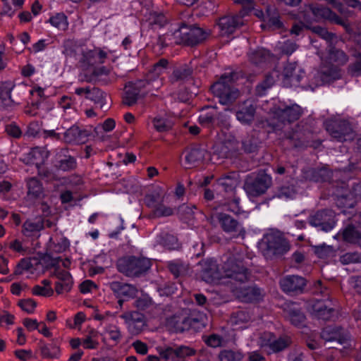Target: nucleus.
<instances>
[{
  "mask_svg": "<svg viewBox=\"0 0 361 361\" xmlns=\"http://www.w3.org/2000/svg\"><path fill=\"white\" fill-rule=\"evenodd\" d=\"M202 277L210 283H244L248 279V271L243 262L233 255L226 257L221 270L216 261L207 259L203 262Z\"/></svg>",
  "mask_w": 361,
  "mask_h": 361,
  "instance_id": "1",
  "label": "nucleus"
},
{
  "mask_svg": "<svg viewBox=\"0 0 361 361\" xmlns=\"http://www.w3.org/2000/svg\"><path fill=\"white\" fill-rule=\"evenodd\" d=\"M302 114V109L298 104L276 105L269 112V120L268 122L275 130H281L286 123L298 120Z\"/></svg>",
  "mask_w": 361,
  "mask_h": 361,
  "instance_id": "2",
  "label": "nucleus"
},
{
  "mask_svg": "<svg viewBox=\"0 0 361 361\" xmlns=\"http://www.w3.org/2000/svg\"><path fill=\"white\" fill-rule=\"evenodd\" d=\"M213 94L219 99V102L227 105L234 102L239 97V90L233 85V74L221 75L220 79L211 87Z\"/></svg>",
  "mask_w": 361,
  "mask_h": 361,
  "instance_id": "3",
  "label": "nucleus"
},
{
  "mask_svg": "<svg viewBox=\"0 0 361 361\" xmlns=\"http://www.w3.org/2000/svg\"><path fill=\"white\" fill-rule=\"evenodd\" d=\"M168 66L169 61L167 59H159L154 64L152 68L146 75L145 78L136 82L137 87L144 88L147 93L153 94L154 91H157L162 87L164 79L161 78V75L167 69Z\"/></svg>",
  "mask_w": 361,
  "mask_h": 361,
  "instance_id": "4",
  "label": "nucleus"
},
{
  "mask_svg": "<svg viewBox=\"0 0 361 361\" xmlns=\"http://www.w3.org/2000/svg\"><path fill=\"white\" fill-rule=\"evenodd\" d=\"M261 249L264 256L269 259L282 255L290 249L288 243L279 233L270 232L264 235Z\"/></svg>",
  "mask_w": 361,
  "mask_h": 361,
  "instance_id": "5",
  "label": "nucleus"
},
{
  "mask_svg": "<svg viewBox=\"0 0 361 361\" xmlns=\"http://www.w3.org/2000/svg\"><path fill=\"white\" fill-rule=\"evenodd\" d=\"M235 3L241 4L244 10L240 11V14L236 16H226L221 18L218 23V26L221 35H228L235 31L244 24L243 16L245 13V10L250 11L254 7L252 0H235Z\"/></svg>",
  "mask_w": 361,
  "mask_h": 361,
  "instance_id": "6",
  "label": "nucleus"
},
{
  "mask_svg": "<svg viewBox=\"0 0 361 361\" xmlns=\"http://www.w3.org/2000/svg\"><path fill=\"white\" fill-rule=\"evenodd\" d=\"M151 267V262L144 257H125L117 262L118 270L127 276H138L147 271Z\"/></svg>",
  "mask_w": 361,
  "mask_h": 361,
  "instance_id": "7",
  "label": "nucleus"
},
{
  "mask_svg": "<svg viewBox=\"0 0 361 361\" xmlns=\"http://www.w3.org/2000/svg\"><path fill=\"white\" fill-rule=\"evenodd\" d=\"M174 35L178 43L195 46L203 42L209 35V33L199 27H189L183 23Z\"/></svg>",
  "mask_w": 361,
  "mask_h": 361,
  "instance_id": "8",
  "label": "nucleus"
},
{
  "mask_svg": "<svg viewBox=\"0 0 361 361\" xmlns=\"http://www.w3.org/2000/svg\"><path fill=\"white\" fill-rule=\"evenodd\" d=\"M321 338L326 342L334 343L329 347L330 348H338L341 345L345 348L349 345L348 334L343 329L338 326H329L325 327L321 333Z\"/></svg>",
  "mask_w": 361,
  "mask_h": 361,
  "instance_id": "9",
  "label": "nucleus"
},
{
  "mask_svg": "<svg viewBox=\"0 0 361 361\" xmlns=\"http://www.w3.org/2000/svg\"><path fill=\"white\" fill-rule=\"evenodd\" d=\"M271 185V176L260 171L252 180L245 183V188L250 196L257 197L265 193Z\"/></svg>",
  "mask_w": 361,
  "mask_h": 361,
  "instance_id": "10",
  "label": "nucleus"
},
{
  "mask_svg": "<svg viewBox=\"0 0 361 361\" xmlns=\"http://www.w3.org/2000/svg\"><path fill=\"white\" fill-rule=\"evenodd\" d=\"M335 216L336 214L333 210L325 209L310 215L308 221L311 226L327 232L334 227L336 224Z\"/></svg>",
  "mask_w": 361,
  "mask_h": 361,
  "instance_id": "11",
  "label": "nucleus"
},
{
  "mask_svg": "<svg viewBox=\"0 0 361 361\" xmlns=\"http://www.w3.org/2000/svg\"><path fill=\"white\" fill-rule=\"evenodd\" d=\"M119 317L124 320L128 331L133 335L140 334L145 326V316L137 311L125 312Z\"/></svg>",
  "mask_w": 361,
  "mask_h": 361,
  "instance_id": "12",
  "label": "nucleus"
},
{
  "mask_svg": "<svg viewBox=\"0 0 361 361\" xmlns=\"http://www.w3.org/2000/svg\"><path fill=\"white\" fill-rule=\"evenodd\" d=\"M305 72L295 62L287 63L281 74L282 82L286 87L297 85L304 77Z\"/></svg>",
  "mask_w": 361,
  "mask_h": 361,
  "instance_id": "13",
  "label": "nucleus"
},
{
  "mask_svg": "<svg viewBox=\"0 0 361 361\" xmlns=\"http://www.w3.org/2000/svg\"><path fill=\"white\" fill-rule=\"evenodd\" d=\"M217 219L224 232L233 233V235L236 237L245 236V230L242 224L238 222L231 216L225 213H219L217 215Z\"/></svg>",
  "mask_w": 361,
  "mask_h": 361,
  "instance_id": "14",
  "label": "nucleus"
},
{
  "mask_svg": "<svg viewBox=\"0 0 361 361\" xmlns=\"http://www.w3.org/2000/svg\"><path fill=\"white\" fill-rule=\"evenodd\" d=\"M326 130L333 138L339 142L353 140L355 137V133L350 125L346 121L335 125H327Z\"/></svg>",
  "mask_w": 361,
  "mask_h": 361,
  "instance_id": "15",
  "label": "nucleus"
},
{
  "mask_svg": "<svg viewBox=\"0 0 361 361\" xmlns=\"http://www.w3.org/2000/svg\"><path fill=\"white\" fill-rule=\"evenodd\" d=\"M280 286L282 290L288 294L299 293L304 289L305 279L298 275H287L280 280Z\"/></svg>",
  "mask_w": 361,
  "mask_h": 361,
  "instance_id": "16",
  "label": "nucleus"
},
{
  "mask_svg": "<svg viewBox=\"0 0 361 361\" xmlns=\"http://www.w3.org/2000/svg\"><path fill=\"white\" fill-rule=\"evenodd\" d=\"M311 314L319 319L329 320L334 315V308L331 301L316 300L311 305Z\"/></svg>",
  "mask_w": 361,
  "mask_h": 361,
  "instance_id": "17",
  "label": "nucleus"
},
{
  "mask_svg": "<svg viewBox=\"0 0 361 361\" xmlns=\"http://www.w3.org/2000/svg\"><path fill=\"white\" fill-rule=\"evenodd\" d=\"M58 281L55 283V290L57 294L69 292L73 286V279L70 273L58 267H54L53 272Z\"/></svg>",
  "mask_w": 361,
  "mask_h": 361,
  "instance_id": "18",
  "label": "nucleus"
},
{
  "mask_svg": "<svg viewBox=\"0 0 361 361\" xmlns=\"http://www.w3.org/2000/svg\"><path fill=\"white\" fill-rule=\"evenodd\" d=\"M310 9L314 16L318 20H328L332 23L343 26L345 25L344 20L328 7L317 5L312 6Z\"/></svg>",
  "mask_w": 361,
  "mask_h": 361,
  "instance_id": "19",
  "label": "nucleus"
},
{
  "mask_svg": "<svg viewBox=\"0 0 361 361\" xmlns=\"http://www.w3.org/2000/svg\"><path fill=\"white\" fill-rule=\"evenodd\" d=\"M256 108L252 100H245L239 104L235 111L237 119L243 124H250L254 121Z\"/></svg>",
  "mask_w": 361,
  "mask_h": 361,
  "instance_id": "20",
  "label": "nucleus"
},
{
  "mask_svg": "<svg viewBox=\"0 0 361 361\" xmlns=\"http://www.w3.org/2000/svg\"><path fill=\"white\" fill-rule=\"evenodd\" d=\"M164 195L159 193L147 196V205L153 208L154 214L156 216H169L173 214V209L162 204Z\"/></svg>",
  "mask_w": 361,
  "mask_h": 361,
  "instance_id": "21",
  "label": "nucleus"
},
{
  "mask_svg": "<svg viewBox=\"0 0 361 361\" xmlns=\"http://www.w3.org/2000/svg\"><path fill=\"white\" fill-rule=\"evenodd\" d=\"M192 69L186 64L176 67L169 76V82L172 85H180L192 77Z\"/></svg>",
  "mask_w": 361,
  "mask_h": 361,
  "instance_id": "22",
  "label": "nucleus"
},
{
  "mask_svg": "<svg viewBox=\"0 0 361 361\" xmlns=\"http://www.w3.org/2000/svg\"><path fill=\"white\" fill-rule=\"evenodd\" d=\"M185 161L187 167H193L202 163L207 151L199 146H195L185 152Z\"/></svg>",
  "mask_w": 361,
  "mask_h": 361,
  "instance_id": "23",
  "label": "nucleus"
},
{
  "mask_svg": "<svg viewBox=\"0 0 361 361\" xmlns=\"http://www.w3.org/2000/svg\"><path fill=\"white\" fill-rule=\"evenodd\" d=\"M15 87L12 81L0 82V109H6L13 106L11 92Z\"/></svg>",
  "mask_w": 361,
  "mask_h": 361,
  "instance_id": "24",
  "label": "nucleus"
},
{
  "mask_svg": "<svg viewBox=\"0 0 361 361\" xmlns=\"http://www.w3.org/2000/svg\"><path fill=\"white\" fill-rule=\"evenodd\" d=\"M88 135L87 130L73 125L64 133L63 139L67 143H82Z\"/></svg>",
  "mask_w": 361,
  "mask_h": 361,
  "instance_id": "25",
  "label": "nucleus"
},
{
  "mask_svg": "<svg viewBox=\"0 0 361 361\" xmlns=\"http://www.w3.org/2000/svg\"><path fill=\"white\" fill-rule=\"evenodd\" d=\"M235 294L242 301L246 302H257L263 297V291L256 286L240 288L239 290L236 289Z\"/></svg>",
  "mask_w": 361,
  "mask_h": 361,
  "instance_id": "26",
  "label": "nucleus"
},
{
  "mask_svg": "<svg viewBox=\"0 0 361 361\" xmlns=\"http://www.w3.org/2000/svg\"><path fill=\"white\" fill-rule=\"evenodd\" d=\"M109 287L118 298H133L137 292V288L134 286L119 281L110 283Z\"/></svg>",
  "mask_w": 361,
  "mask_h": 361,
  "instance_id": "27",
  "label": "nucleus"
},
{
  "mask_svg": "<svg viewBox=\"0 0 361 361\" xmlns=\"http://www.w3.org/2000/svg\"><path fill=\"white\" fill-rule=\"evenodd\" d=\"M44 228L41 219H27L23 225L22 233L26 237H39V233Z\"/></svg>",
  "mask_w": 361,
  "mask_h": 361,
  "instance_id": "28",
  "label": "nucleus"
},
{
  "mask_svg": "<svg viewBox=\"0 0 361 361\" xmlns=\"http://www.w3.org/2000/svg\"><path fill=\"white\" fill-rule=\"evenodd\" d=\"M78 63L82 73H90L92 68L97 64L94 49L82 51Z\"/></svg>",
  "mask_w": 361,
  "mask_h": 361,
  "instance_id": "29",
  "label": "nucleus"
},
{
  "mask_svg": "<svg viewBox=\"0 0 361 361\" xmlns=\"http://www.w3.org/2000/svg\"><path fill=\"white\" fill-rule=\"evenodd\" d=\"M248 57L251 63L259 66L269 61L272 59L273 55L265 49L258 48L250 51L248 54Z\"/></svg>",
  "mask_w": 361,
  "mask_h": 361,
  "instance_id": "30",
  "label": "nucleus"
},
{
  "mask_svg": "<svg viewBox=\"0 0 361 361\" xmlns=\"http://www.w3.org/2000/svg\"><path fill=\"white\" fill-rule=\"evenodd\" d=\"M27 197L30 200L41 198L43 195V188L41 183L35 178H30L27 181Z\"/></svg>",
  "mask_w": 361,
  "mask_h": 361,
  "instance_id": "31",
  "label": "nucleus"
},
{
  "mask_svg": "<svg viewBox=\"0 0 361 361\" xmlns=\"http://www.w3.org/2000/svg\"><path fill=\"white\" fill-rule=\"evenodd\" d=\"M47 158V153L40 147L32 148L25 157L24 161L27 164H35L38 166L43 163L44 159Z\"/></svg>",
  "mask_w": 361,
  "mask_h": 361,
  "instance_id": "32",
  "label": "nucleus"
},
{
  "mask_svg": "<svg viewBox=\"0 0 361 361\" xmlns=\"http://www.w3.org/2000/svg\"><path fill=\"white\" fill-rule=\"evenodd\" d=\"M170 272L176 277L185 276L188 274L189 266L179 259L171 260L167 262Z\"/></svg>",
  "mask_w": 361,
  "mask_h": 361,
  "instance_id": "33",
  "label": "nucleus"
},
{
  "mask_svg": "<svg viewBox=\"0 0 361 361\" xmlns=\"http://www.w3.org/2000/svg\"><path fill=\"white\" fill-rule=\"evenodd\" d=\"M279 78V71L276 70H273L270 73L267 75L264 80L256 87L257 94L259 96L264 94L266 90L270 88Z\"/></svg>",
  "mask_w": 361,
  "mask_h": 361,
  "instance_id": "34",
  "label": "nucleus"
},
{
  "mask_svg": "<svg viewBox=\"0 0 361 361\" xmlns=\"http://www.w3.org/2000/svg\"><path fill=\"white\" fill-rule=\"evenodd\" d=\"M106 97L107 94L97 87L91 88L89 94L86 96V99L92 101L94 104L99 106L102 109L106 107Z\"/></svg>",
  "mask_w": 361,
  "mask_h": 361,
  "instance_id": "35",
  "label": "nucleus"
},
{
  "mask_svg": "<svg viewBox=\"0 0 361 361\" xmlns=\"http://www.w3.org/2000/svg\"><path fill=\"white\" fill-rule=\"evenodd\" d=\"M110 73V69L105 67L101 66L99 68H92V70L90 73H81L80 75V80L82 81H85L88 82H91L94 81L96 78L102 75H106Z\"/></svg>",
  "mask_w": 361,
  "mask_h": 361,
  "instance_id": "36",
  "label": "nucleus"
},
{
  "mask_svg": "<svg viewBox=\"0 0 361 361\" xmlns=\"http://www.w3.org/2000/svg\"><path fill=\"white\" fill-rule=\"evenodd\" d=\"M99 332L91 329L82 340V346L85 349H97L99 345Z\"/></svg>",
  "mask_w": 361,
  "mask_h": 361,
  "instance_id": "37",
  "label": "nucleus"
},
{
  "mask_svg": "<svg viewBox=\"0 0 361 361\" xmlns=\"http://www.w3.org/2000/svg\"><path fill=\"white\" fill-rule=\"evenodd\" d=\"M154 128L159 133H164L170 130L173 125V123L170 119L157 116L152 119Z\"/></svg>",
  "mask_w": 361,
  "mask_h": 361,
  "instance_id": "38",
  "label": "nucleus"
},
{
  "mask_svg": "<svg viewBox=\"0 0 361 361\" xmlns=\"http://www.w3.org/2000/svg\"><path fill=\"white\" fill-rule=\"evenodd\" d=\"M286 317L295 326L302 325L305 319V317L303 313L295 307H290L286 311Z\"/></svg>",
  "mask_w": 361,
  "mask_h": 361,
  "instance_id": "39",
  "label": "nucleus"
},
{
  "mask_svg": "<svg viewBox=\"0 0 361 361\" xmlns=\"http://www.w3.org/2000/svg\"><path fill=\"white\" fill-rule=\"evenodd\" d=\"M343 238L349 243H361V233L350 225L347 226L343 231Z\"/></svg>",
  "mask_w": 361,
  "mask_h": 361,
  "instance_id": "40",
  "label": "nucleus"
},
{
  "mask_svg": "<svg viewBox=\"0 0 361 361\" xmlns=\"http://www.w3.org/2000/svg\"><path fill=\"white\" fill-rule=\"evenodd\" d=\"M157 350L160 358L166 361H176V358H178L176 348L171 346H158Z\"/></svg>",
  "mask_w": 361,
  "mask_h": 361,
  "instance_id": "41",
  "label": "nucleus"
},
{
  "mask_svg": "<svg viewBox=\"0 0 361 361\" xmlns=\"http://www.w3.org/2000/svg\"><path fill=\"white\" fill-rule=\"evenodd\" d=\"M243 354L240 350H224L219 354V361H241Z\"/></svg>",
  "mask_w": 361,
  "mask_h": 361,
  "instance_id": "42",
  "label": "nucleus"
},
{
  "mask_svg": "<svg viewBox=\"0 0 361 361\" xmlns=\"http://www.w3.org/2000/svg\"><path fill=\"white\" fill-rule=\"evenodd\" d=\"M329 59L331 62L338 65H343L348 61L345 53L340 49L331 48L329 51Z\"/></svg>",
  "mask_w": 361,
  "mask_h": 361,
  "instance_id": "43",
  "label": "nucleus"
},
{
  "mask_svg": "<svg viewBox=\"0 0 361 361\" xmlns=\"http://www.w3.org/2000/svg\"><path fill=\"white\" fill-rule=\"evenodd\" d=\"M135 85L136 87H128L126 90L123 97V103L124 104L130 106L137 102L139 94L137 89L140 88L137 87L136 84Z\"/></svg>",
  "mask_w": 361,
  "mask_h": 361,
  "instance_id": "44",
  "label": "nucleus"
},
{
  "mask_svg": "<svg viewBox=\"0 0 361 361\" xmlns=\"http://www.w3.org/2000/svg\"><path fill=\"white\" fill-rule=\"evenodd\" d=\"M296 195V190L293 185H283L279 188L275 194V197L283 199L288 200L293 199Z\"/></svg>",
  "mask_w": 361,
  "mask_h": 361,
  "instance_id": "45",
  "label": "nucleus"
},
{
  "mask_svg": "<svg viewBox=\"0 0 361 361\" xmlns=\"http://www.w3.org/2000/svg\"><path fill=\"white\" fill-rule=\"evenodd\" d=\"M291 343L288 336L280 337L278 339L274 338L269 348V352L277 353L287 348Z\"/></svg>",
  "mask_w": 361,
  "mask_h": 361,
  "instance_id": "46",
  "label": "nucleus"
},
{
  "mask_svg": "<svg viewBox=\"0 0 361 361\" xmlns=\"http://www.w3.org/2000/svg\"><path fill=\"white\" fill-rule=\"evenodd\" d=\"M49 21L51 25L60 30H66L68 26L67 18L63 13L56 14L55 16L51 17Z\"/></svg>",
  "mask_w": 361,
  "mask_h": 361,
  "instance_id": "47",
  "label": "nucleus"
},
{
  "mask_svg": "<svg viewBox=\"0 0 361 361\" xmlns=\"http://www.w3.org/2000/svg\"><path fill=\"white\" fill-rule=\"evenodd\" d=\"M322 83H329L340 78L339 71L336 68H332L326 71H322L319 73Z\"/></svg>",
  "mask_w": 361,
  "mask_h": 361,
  "instance_id": "48",
  "label": "nucleus"
},
{
  "mask_svg": "<svg viewBox=\"0 0 361 361\" xmlns=\"http://www.w3.org/2000/svg\"><path fill=\"white\" fill-rule=\"evenodd\" d=\"M69 247V242L66 238H61L59 241L56 243L50 238L49 249L50 251L60 253L64 252Z\"/></svg>",
  "mask_w": 361,
  "mask_h": 361,
  "instance_id": "49",
  "label": "nucleus"
},
{
  "mask_svg": "<svg viewBox=\"0 0 361 361\" xmlns=\"http://www.w3.org/2000/svg\"><path fill=\"white\" fill-rule=\"evenodd\" d=\"M251 319L250 315L245 311H238L233 313L231 317L233 325H240L247 323Z\"/></svg>",
  "mask_w": 361,
  "mask_h": 361,
  "instance_id": "50",
  "label": "nucleus"
},
{
  "mask_svg": "<svg viewBox=\"0 0 361 361\" xmlns=\"http://www.w3.org/2000/svg\"><path fill=\"white\" fill-rule=\"evenodd\" d=\"M105 334H106L109 338L115 343H118L122 337L120 328L114 324H109L105 327Z\"/></svg>",
  "mask_w": 361,
  "mask_h": 361,
  "instance_id": "51",
  "label": "nucleus"
},
{
  "mask_svg": "<svg viewBox=\"0 0 361 361\" xmlns=\"http://www.w3.org/2000/svg\"><path fill=\"white\" fill-rule=\"evenodd\" d=\"M149 23L152 26L161 27L166 23V18L162 13H152L149 17Z\"/></svg>",
  "mask_w": 361,
  "mask_h": 361,
  "instance_id": "52",
  "label": "nucleus"
},
{
  "mask_svg": "<svg viewBox=\"0 0 361 361\" xmlns=\"http://www.w3.org/2000/svg\"><path fill=\"white\" fill-rule=\"evenodd\" d=\"M314 252L319 258H326L334 253V249L331 246L325 244L314 246Z\"/></svg>",
  "mask_w": 361,
  "mask_h": 361,
  "instance_id": "53",
  "label": "nucleus"
},
{
  "mask_svg": "<svg viewBox=\"0 0 361 361\" xmlns=\"http://www.w3.org/2000/svg\"><path fill=\"white\" fill-rule=\"evenodd\" d=\"M336 204L338 208L343 209V212H345V208L354 207L355 200L348 196H341L337 198Z\"/></svg>",
  "mask_w": 361,
  "mask_h": 361,
  "instance_id": "54",
  "label": "nucleus"
},
{
  "mask_svg": "<svg viewBox=\"0 0 361 361\" xmlns=\"http://www.w3.org/2000/svg\"><path fill=\"white\" fill-rule=\"evenodd\" d=\"M267 13L269 18L268 22L271 25L276 27H280L281 26L282 23L280 21L279 14L274 8L269 7L267 9Z\"/></svg>",
  "mask_w": 361,
  "mask_h": 361,
  "instance_id": "55",
  "label": "nucleus"
},
{
  "mask_svg": "<svg viewBox=\"0 0 361 361\" xmlns=\"http://www.w3.org/2000/svg\"><path fill=\"white\" fill-rule=\"evenodd\" d=\"M32 293L35 295L49 297L53 295L54 290L51 287H44L37 285L32 288Z\"/></svg>",
  "mask_w": 361,
  "mask_h": 361,
  "instance_id": "56",
  "label": "nucleus"
},
{
  "mask_svg": "<svg viewBox=\"0 0 361 361\" xmlns=\"http://www.w3.org/2000/svg\"><path fill=\"white\" fill-rule=\"evenodd\" d=\"M18 304L23 311L29 314L32 313L37 306L36 302L32 299L22 300Z\"/></svg>",
  "mask_w": 361,
  "mask_h": 361,
  "instance_id": "57",
  "label": "nucleus"
},
{
  "mask_svg": "<svg viewBox=\"0 0 361 361\" xmlns=\"http://www.w3.org/2000/svg\"><path fill=\"white\" fill-rule=\"evenodd\" d=\"M274 336L271 332H264L259 337V345L262 348H270Z\"/></svg>",
  "mask_w": 361,
  "mask_h": 361,
  "instance_id": "58",
  "label": "nucleus"
},
{
  "mask_svg": "<svg viewBox=\"0 0 361 361\" xmlns=\"http://www.w3.org/2000/svg\"><path fill=\"white\" fill-rule=\"evenodd\" d=\"M178 358H183L195 355V350L188 346L180 345L176 348Z\"/></svg>",
  "mask_w": 361,
  "mask_h": 361,
  "instance_id": "59",
  "label": "nucleus"
},
{
  "mask_svg": "<svg viewBox=\"0 0 361 361\" xmlns=\"http://www.w3.org/2000/svg\"><path fill=\"white\" fill-rule=\"evenodd\" d=\"M200 123L205 127H211L214 123V116L212 113L202 114L199 117Z\"/></svg>",
  "mask_w": 361,
  "mask_h": 361,
  "instance_id": "60",
  "label": "nucleus"
},
{
  "mask_svg": "<svg viewBox=\"0 0 361 361\" xmlns=\"http://www.w3.org/2000/svg\"><path fill=\"white\" fill-rule=\"evenodd\" d=\"M280 49L283 54L290 55L298 49V45L294 42L287 40L282 44Z\"/></svg>",
  "mask_w": 361,
  "mask_h": 361,
  "instance_id": "61",
  "label": "nucleus"
},
{
  "mask_svg": "<svg viewBox=\"0 0 361 361\" xmlns=\"http://www.w3.org/2000/svg\"><path fill=\"white\" fill-rule=\"evenodd\" d=\"M6 133L15 138H19L22 135L20 127L15 123L8 124L6 127Z\"/></svg>",
  "mask_w": 361,
  "mask_h": 361,
  "instance_id": "62",
  "label": "nucleus"
},
{
  "mask_svg": "<svg viewBox=\"0 0 361 361\" xmlns=\"http://www.w3.org/2000/svg\"><path fill=\"white\" fill-rule=\"evenodd\" d=\"M313 32L321 37L322 38L329 41L332 39L333 35L328 30L321 26H314L312 28Z\"/></svg>",
  "mask_w": 361,
  "mask_h": 361,
  "instance_id": "63",
  "label": "nucleus"
},
{
  "mask_svg": "<svg viewBox=\"0 0 361 361\" xmlns=\"http://www.w3.org/2000/svg\"><path fill=\"white\" fill-rule=\"evenodd\" d=\"M14 319L15 317L13 314L8 312H4L0 315V326L4 327L11 325L14 323Z\"/></svg>",
  "mask_w": 361,
  "mask_h": 361,
  "instance_id": "64",
  "label": "nucleus"
}]
</instances>
